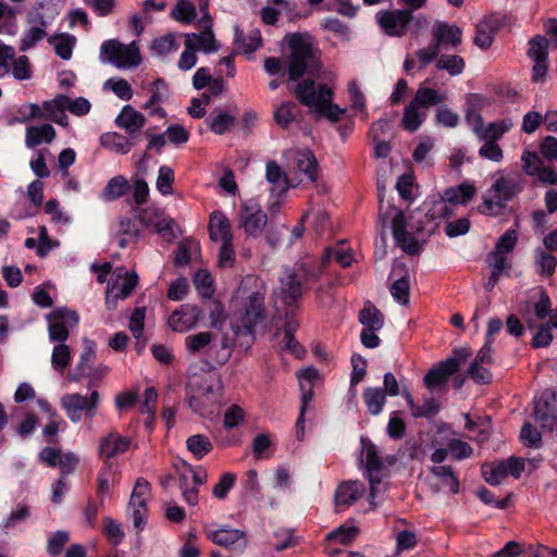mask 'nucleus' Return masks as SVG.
Segmentation results:
<instances>
[{"label": "nucleus", "instance_id": "obj_43", "mask_svg": "<svg viewBox=\"0 0 557 557\" xmlns=\"http://www.w3.org/2000/svg\"><path fill=\"white\" fill-rule=\"evenodd\" d=\"M75 41V37L66 33L48 37V42L54 46L55 54L62 60L72 58Z\"/></svg>", "mask_w": 557, "mask_h": 557}, {"label": "nucleus", "instance_id": "obj_61", "mask_svg": "<svg viewBox=\"0 0 557 557\" xmlns=\"http://www.w3.org/2000/svg\"><path fill=\"white\" fill-rule=\"evenodd\" d=\"M173 183H174V171L166 166L162 165L159 169L158 177H157V189L161 195H171L173 191Z\"/></svg>", "mask_w": 557, "mask_h": 557}, {"label": "nucleus", "instance_id": "obj_3", "mask_svg": "<svg viewBox=\"0 0 557 557\" xmlns=\"http://www.w3.org/2000/svg\"><path fill=\"white\" fill-rule=\"evenodd\" d=\"M375 20L380 28L391 37H403L409 29V25L414 22L413 33H418L423 17H414L411 10H381L375 14Z\"/></svg>", "mask_w": 557, "mask_h": 557}, {"label": "nucleus", "instance_id": "obj_1", "mask_svg": "<svg viewBox=\"0 0 557 557\" xmlns=\"http://www.w3.org/2000/svg\"><path fill=\"white\" fill-rule=\"evenodd\" d=\"M265 290L251 292L243 302V312L232 325L240 347L249 348L255 342L256 327L267 319Z\"/></svg>", "mask_w": 557, "mask_h": 557}, {"label": "nucleus", "instance_id": "obj_57", "mask_svg": "<svg viewBox=\"0 0 557 557\" xmlns=\"http://www.w3.org/2000/svg\"><path fill=\"white\" fill-rule=\"evenodd\" d=\"M431 473L448 485L453 494L459 493V479L455 475L450 466H433Z\"/></svg>", "mask_w": 557, "mask_h": 557}, {"label": "nucleus", "instance_id": "obj_15", "mask_svg": "<svg viewBox=\"0 0 557 557\" xmlns=\"http://www.w3.org/2000/svg\"><path fill=\"white\" fill-rule=\"evenodd\" d=\"M459 370V361L456 358H447L432 367L423 377L424 385L429 389L440 387Z\"/></svg>", "mask_w": 557, "mask_h": 557}, {"label": "nucleus", "instance_id": "obj_12", "mask_svg": "<svg viewBox=\"0 0 557 557\" xmlns=\"http://www.w3.org/2000/svg\"><path fill=\"white\" fill-rule=\"evenodd\" d=\"M366 454V472L370 483L369 500L372 506L374 505V498L376 497L377 486L382 480L377 473L383 469V460L379 455L377 447L369 440L361 438Z\"/></svg>", "mask_w": 557, "mask_h": 557}, {"label": "nucleus", "instance_id": "obj_39", "mask_svg": "<svg viewBox=\"0 0 557 557\" xmlns=\"http://www.w3.org/2000/svg\"><path fill=\"white\" fill-rule=\"evenodd\" d=\"M428 116V112L423 111L411 101L404 110V115L401 119V126L404 129L414 133L420 126L423 124Z\"/></svg>", "mask_w": 557, "mask_h": 557}, {"label": "nucleus", "instance_id": "obj_10", "mask_svg": "<svg viewBox=\"0 0 557 557\" xmlns=\"http://www.w3.org/2000/svg\"><path fill=\"white\" fill-rule=\"evenodd\" d=\"M214 524H205L203 532L212 543L223 546L236 553H242L247 546L246 533L238 529H231L222 525L218 529Z\"/></svg>", "mask_w": 557, "mask_h": 557}, {"label": "nucleus", "instance_id": "obj_31", "mask_svg": "<svg viewBox=\"0 0 557 557\" xmlns=\"http://www.w3.org/2000/svg\"><path fill=\"white\" fill-rule=\"evenodd\" d=\"M445 98V92H442L432 87L420 85L411 102L423 111H426L431 107L441 104Z\"/></svg>", "mask_w": 557, "mask_h": 557}, {"label": "nucleus", "instance_id": "obj_47", "mask_svg": "<svg viewBox=\"0 0 557 557\" xmlns=\"http://www.w3.org/2000/svg\"><path fill=\"white\" fill-rule=\"evenodd\" d=\"M186 446L197 460H201L213 449V444L209 437L203 434L189 436L186 440Z\"/></svg>", "mask_w": 557, "mask_h": 557}, {"label": "nucleus", "instance_id": "obj_20", "mask_svg": "<svg viewBox=\"0 0 557 557\" xmlns=\"http://www.w3.org/2000/svg\"><path fill=\"white\" fill-rule=\"evenodd\" d=\"M462 30L455 24L447 22L436 21L432 27V40L442 48L443 46L450 45L457 47L461 42Z\"/></svg>", "mask_w": 557, "mask_h": 557}, {"label": "nucleus", "instance_id": "obj_19", "mask_svg": "<svg viewBox=\"0 0 557 557\" xmlns=\"http://www.w3.org/2000/svg\"><path fill=\"white\" fill-rule=\"evenodd\" d=\"M334 92L325 84L319 85V103L315 111L325 116L330 122L335 123L346 113V109L333 102Z\"/></svg>", "mask_w": 557, "mask_h": 557}, {"label": "nucleus", "instance_id": "obj_16", "mask_svg": "<svg viewBox=\"0 0 557 557\" xmlns=\"http://www.w3.org/2000/svg\"><path fill=\"white\" fill-rule=\"evenodd\" d=\"M359 534V529L352 523H344L325 536L324 549L330 556H334L341 552L336 545H349Z\"/></svg>", "mask_w": 557, "mask_h": 557}, {"label": "nucleus", "instance_id": "obj_64", "mask_svg": "<svg viewBox=\"0 0 557 557\" xmlns=\"http://www.w3.org/2000/svg\"><path fill=\"white\" fill-rule=\"evenodd\" d=\"M520 440L524 446L530 448H539L542 445V434L529 422L523 424Z\"/></svg>", "mask_w": 557, "mask_h": 557}, {"label": "nucleus", "instance_id": "obj_40", "mask_svg": "<svg viewBox=\"0 0 557 557\" xmlns=\"http://www.w3.org/2000/svg\"><path fill=\"white\" fill-rule=\"evenodd\" d=\"M235 45L243 53H252L262 46L261 32L259 29H252L249 34L245 35L236 27Z\"/></svg>", "mask_w": 557, "mask_h": 557}, {"label": "nucleus", "instance_id": "obj_50", "mask_svg": "<svg viewBox=\"0 0 557 557\" xmlns=\"http://www.w3.org/2000/svg\"><path fill=\"white\" fill-rule=\"evenodd\" d=\"M197 16L196 7L189 0H176L171 17L183 24H190Z\"/></svg>", "mask_w": 557, "mask_h": 557}, {"label": "nucleus", "instance_id": "obj_23", "mask_svg": "<svg viewBox=\"0 0 557 557\" xmlns=\"http://www.w3.org/2000/svg\"><path fill=\"white\" fill-rule=\"evenodd\" d=\"M145 115L136 111L129 104L124 106L115 119V125L124 129L131 136L139 132L145 126Z\"/></svg>", "mask_w": 557, "mask_h": 557}, {"label": "nucleus", "instance_id": "obj_63", "mask_svg": "<svg viewBox=\"0 0 557 557\" xmlns=\"http://www.w3.org/2000/svg\"><path fill=\"white\" fill-rule=\"evenodd\" d=\"M326 265L323 264V261L321 260V262L317 265H307V264H302L299 269H298V275L300 276L301 281H302V284H313V283H317L322 274L324 273V270H325Z\"/></svg>", "mask_w": 557, "mask_h": 557}, {"label": "nucleus", "instance_id": "obj_6", "mask_svg": "<svg viewBox=\"0 0 557 557\" xmlns=\"http://www.w3.org/2000/svg\"><path fill=\"white\" fill-rule=\"evenodd\" d=\"M391 213H394L392 219V233L397 246L410 256L418 255L420 252L419 243L417 238L407 231V221L405 213L401 210L397 209L393 205L388 206L387 211L381 214L383 224H385L386 219Z\"/></svg>", "mask_w": 557, "mask_h": 557}, {"label": "nucleus", "instance_id": "obj_7", "mask_svg": "<svg viewBox=\"0 0 557 557\" xmlns=\"http://www.w3.org/2000/svg\"><path fill=\"white\" fill-rule=\"evenodd\" d=\"M150 483L144 479H137L133 492L131 494V498L127 506V515L133 521V525L138 530H144L147 518H148V508L147 500L150 495Z\"/></svg>", "mask_w": 557, "mask_h": 557}, {"label": "nucleus", "instance_id": "obj_46", "mask_svg": "<svg viewBox=\"0 0 557 557\" xmlns=\"http://www.w3.org/2000/svg\"><path fill=\"white\" fill-rule=\"evenodd\" d=\"M297 113L298 108L296 103L284 101L275 109L273 117L280 127L287 129L295 121Z\"/></svg>", "mask_w": 557, "mask_h": 557}, {"label": "nucleus", "instance_id": "obj_62", "mask_svg": "<svg viewBox=\"0 0 557 557\" xmlns=\"http://www.w3.org/2000/svg\"><path fill=\"white\" fill-rule=\"evenodd\" d=\"M60 100L65 104L66 110L77 116L86 115L91 108L90 102L83 97L71 99L65 95H60Z\"/></svg>", "mask_w": 557, "mask_h": 557}, {"label": "nucleus", "instance_id": "obj_9", "mask_svg": "<svg viewBox=\"0 0 557 557\" xmlns=\"http://www.w3.org/2000/svg\"><path fill=\"white\" fill-rule=\"evenodd\" d=\"M49 338L51 342L65 343L70 336V330L79 322V315L75 310L57 308L47 314Z\"/></svg>", "mask_w": 557, "mask_h": 557}, {"label": "nucleus", "instance_id": "obj_55", "mask_svg": "<svg viewBox=\"0 0 557 557\" xmlns=\"http://www.w3.org/2000/svg\"><path fill=\"white\" fill-rule=\"evenodd\" d=\"M71 361L70 347L64 343H59L53 347L51 356V364L53 369L60 373H63Z\"/></svg>", "mask_w": 557, "mask_h": 557}, {"label": "nucleus", "instance_id": "obj_58", "mask_svg": "<svg viewBox=\"0 0 557 557\" xmlns=\"http://www.w3.org/2000/svg\"><path fill=\"white\" fill-rule=\"evenodd\" d=\"M535 265L541 276L549 277L556 270L557 258L552 253L540 251L536 255Z\"/></svg>", "mask_w": 557, "mask_h": 557}, {"label": "nucleus", "instance_id": "obj_54", "mask_svg": "<svg viewBox=\"0 0 557 557\" xmlns=\"http://www.w3.org/2000/svg\"><path fill=\"white\" fill-rule=\"evenodd\" d=\"M481 471L484 480L491 485H498L507 478L505 467L500 460L493 463H484Z\"/></svg>", "mask_w": 557, "mask_h": 557}, {"label": "nucleus", "instance_id": "obj_34", "mask_svg": "<svg viewBox=\"0 0 557 557\" xmlns=\"http://www.w3.org/2000/svg\"><path fill=\"white\" fill-rule=\"evenodd\" d=\"M295 162L299 173H302L310 182L317 181L319 164L310 149L298 151Z\"/></svg>", "mask_w": 557, "mask_h": 557}, {"label": "nucleus", "instance_id": "obj_17", "mask_svg": "<svg viewBox=\"0 0 557 557\" xmlns=\"http://www.w3.org/2000/svg\"><path fill=\"white\" fill-rule=\"evenodd\" d=\"M27 23L32 26L25 30L21 38L18 48L22 52L34 48L39 41L47 37L46 28L48 27V22L41 13L29 14Z\"/></svg>", "mask_w": 557, "mask_h": 557}, {"label": "nucleus", "instance_id": "obj_37", "mask_svg": "<svg viewBox=\"0 0 557 557\" xmlns=\"http://www.w3.org/2000/svg\"><path fill=\"white\" fill-rule=\"evenodd\" d=\"M128 189V181L122 175H116L108 181L100 197L103 201L111 202L126 195Z\"/></svg>", "mask_w": 557, "mask_h": 557}, {"label": "nucleus", "instance_id": "obj_4", "mask_svg": "<svg viewBox=\"0 0 557 557\" xmlns=\"http://www.w3.org/2000/svg\"><path fill=\"white\" fill-rule=\"evenodd\" d=\"M223 400V384L220 379L206 382L196 395L189 398L190 408L201 417L215 414Z\"/></svg>", "mask_w": 557, "mask_h": 557}, {"label": "nucleus", "instance_id": "obj_36", "mask_svg": "<svg viewBox=\"0 0 557 557\" xmlns=\"http://www.w3.org/2000/svg\"><path fill=\"white\" fill-rule=\"evenodd\" d=\"M206 123L212 133L224 135L235 126L236 117L226 111H218L211 113Z\"/></svg>", "mask_w": 557, "mask_h": 557}, {"label": "nucleus", "instance_id": "obj_2", "mask_svg": "<svg viewBox=\"0 0 557 557\" xmlns=\"http://www.w3.org/2000/svg\"><path fill=\"white\" fill-rule=\"evenodd\" d=\"M284 41L290 49L287 65L289 81H297L306 73L313 75L320 70L321 64L309 35L288 33L285 35Z\"/></svg>", "mask_w": 557, "mask_h": 557}, {"label": "nucleus", "instance_id": "obj_26", "mask_svg": "<svg viewBox=\"0 0 557 557\" xmlns=\"http://www.w3.org/2000/svg\"><path fill=\"white\" fill-rule=\"evenodd\" d=\"M281 298L286 306H293L302 296V281L298 273L292 272L281 281Z\"/></svg>", "mask_w": 557, "mask_h": 557}, {"label": "nucleus", "instance_id": "obj_42", "mask_svg": "<svg viewBox=\"0 0 557 557\" xmlns=\"http://www.w3.org/2000/svg\"><path fill=\"white\" fill-rule=\"evenodd\" d=\"M422 210L424 211L425 218L437 225L438 221L447 219L453 215V209L443 200H433L432 202H424Z\"/></svg>", "mask_w": 557, "mask_h": 557}, {"label": "nucleus", "instance_id": "obj_41", "mask_svg": "<svg viewBox=\"0 0 557 557\" xmlns=\"http://www.w3.org/2000/svg\"><path fill=\"white\" fill-rule=\"evenodd\" d=\"M386 396L380 387H367L363 391V401L368 411L373 416L380 414L386 404Z\"/></svg>", "mask_w": 557, "mask_h": 557}, {"label": "nucleus", "instance_id": "obj_24", "mask_svg": "<svg viewBox=\"0 0 557 557\" xmlns=\"http://www.w3.org/2000/svg\"><path fill=\"white\" fill-rule=\"evenodd\" d=\"M215 335L210 331L198 332L185 337L186 351L193 356L208 355L213 348L212 343Z\"/></svg>", "mask_w": 557, "mask_h": 557}, {"label": "nucleus", "instance_id": "obj_11", "mask_svg": "<svg viewBox=\"0 0 557 557\" xmlns=\"http://www.w3.org/2000/svg\"><path fill=\"white\" fill-rule=\"evenodd\" d=\"M534 416L542 429L552 431L557 426V393L545 389L534 398Z\"/></svg>", "mask_w": 557, "mask_h": 557}, {"label": "nucleus", "instance_id": "obj_29", "mask_svg": "<svg viewBox=\"0 0 557 557\" xmlns=\"http://www.w3.org/2000/svg\"><path fill=\"white\" fill-rule=\"evenodd\" d=\"M139 225L136 218H122L117 224L116 237L120 248H126L131 243H135L139 237Z\"/></svg>", "mask_w": 557, "mask_h": 557}, {"label": "nucleus", "instance_id": "obj_14", "mask_svg": "<svg viewBox=\"0 0 557 557\" xmlns=\"http://www.w3.org/2000/svg\"><path fill=\"white\" fill-rule=\"evenodd\" d=\"M201 315V309L191 304L181 305L170 315L168 323L174 332H187L194 329Z\"/></svg>", "mask_w": 557, "mask_h": 557}, {"label": "nucleus", "instance_id": "obj_60", "mask_svg": "<svg viewBox=\"0 0 557 557\" xmlns=\"http://www.w3.org/2000/svg\"><path fill=\"white\" fill-rule=\"evenodd\" d=\"M17 81H25L32 77V65L26 55H20L10 63V71Z\"/></svg>", "mask_w": 557, "mask_h": 557}, {"label": "nucleus", "instance_id": "obj_48", "mask_svg": "<svg viewBox=\"0 0 557 557\" xmlns=\"http://www.w3.org/2000/svg\"><path fill=\"white\" fill-rule=\"evenodd\" d=\"M114 478H115V472L113 469V465L110 461H106L97 474V495H98V497H102L104 495L110 494L111 486L114 482Z\"/></svg>", "mask_w": 557, "mask_h": 557}, {"label": "nucleus", "instance_id": "obj_51", "mask_svg": "<svg viewBox=\"0 0 557 557\" xmlns=\"http://www.w3.org/2000/svg\"><path fill=\"white\" fill-rule=\"evenodd\" d=\"M465 66V60L457 54H442L436 62L437 70H445L451 76L460 75Z\"/></svg>", "mask_w": 557, "mask_h": 557}, {"label": "nucleus", "instance_id": "obj_52", "mask_svg": "<svg viewBox=\"0 0 557 557\" xmlns=\"http://www.w3.org/2000/svg\"><path fill=\"white\" fill-rule=\"evenodd\" d=\"M323 264L327 265L331 261H336L342 268H348L351 265L354 260L352 255L349 250L344 249L343 247H327L324 250L323 257L321 259Z\"/></svg>", "mask_w": 557, "mask_h": 557}, {"label": "nucleus", "instance_id": "obj_5", "mask_svg": "<svg viewBox=\"0 0 557 557\" xmlns=\"http://www.w3.org/2000/svg\"><path fill=\"white\" fill-rule=\"evenodd\" d=\"M99 403L100 394L97 391H92L89 396L72 393L61 398V407L73 423L79 422L83 414L91 420L97 413Z\"/></svg>", "mask_w": 557, "mask_h": 557}, {"label": "nucleus", "instance_id": "obj_18", "mask_svg": "<svg viewBox=\"0 0 557 557\" xmlns=\"http://www.w3.org/2000/svg\"><path fill=\"white\" fill-rule=\"evenodd\" d=\"M512 126L509 119L492 122L484 127L482 115H475V124H473V132L480 140L497 143L504 134H506Z\"/></svg>", "mask_w": 557, "mask_h": 557}, {"label": "nucleus", "instance_id": "obj_49", "mask_svg": "<svg viewBox=\"0 0 557 557\" xmlns=\"http://www.w3.org/2000/svg\"><path fill=\"white\" fill-rule=\"evenodd\" d=\"M548 39L542 35H535L529 40L527 55L532 61H548Z\"/></svg>", "mask_w": 557, "mask_h": 557}, {"label": "nucleus", "instance_id": "obj_45", "mask_svg": "<svg viewBox=\"0 0 557 557\" xmlns=\"http://www.w3.org/2000/svg\"><path fill=\"white\" fill-rule=\"evenodd\" d=\"M42 108L45 110V119L60 125H65L67 123V116L65 114L66 107L60 100V95L52 100L45 101L42 103Z\"/></svg>", "mask_w": 557, "mask_h": 557}, {"label": "nucleus", "instance_id": "obj_38", "mask_svg": "<svg viewBox=\"0 0 557 557\" xmlns=\"http://www.w3.org/2000/svg\"><path fill=\"white\" fill-rule=\"evenodd\" d=\"M492 189L495 193V197L504 201L506 205L508 201L512 200L521 190L516 180L504 176L497 178L493 183Z\"/></svg>", "mask_w": 557, "mask_h": 557}, {"label": "nucleus", "instance_id": "obj_25", "mask_svg": "<svg viewBox=\"0 0 557 557\" xmlns=\"http://www.w3.org/2000/svg\"><path fill=\"white\" fill-rule=\"evenodd\" d=\"M185 47L196 51H203L205 53H212L219 50L212 29L201 30L200 34H186Z\"/></svg>", "mask_w": 557, "mask_h": 557}, {"label": "nucleus", "instance_id": "obj_56", "mask_svg": "<svg viewBox=\"0 0 557 557\" xmlns=\"http://www.w3.org/2000/svg\"><path fill=\"white\" fill-rule=\"evenodd\" d=\"M101 145L111 148L119 153H127L131 150V143L128 139L117 133H108L101 136Z\"/></svg>", "mask_w": 557, "mask_h": 557}, {"label": "nucleus", "instance_id": "obj_44", "mask_svg": "<svg viewBox=\"0 0 557 557\" xmlns=\"http://www.w3.org/2000/svg\"><path fill=\"white\" fill-rule=\"evenodd\" d=\"M265 170L267 180L273 185L272 190L276 189L278 195L285 193L288 188V181L277 162L274 160L268 161Z\"/></svg>", "mask_w": 557, "mask_h": 557}, {"label": "nucleus", "instance_id": "obj_28", "mask_svg": "<svg viewBox=\"0 0 557 557\" xmlns=\"http://www.w3.org/2000/svg\"><path fill=\"white\" fill-rule=\"evenodd\" d=\"M208 230L213 242L233 239L230 221L221 211H213L210 214Z\"/></svg>", "mask_w": 557, "mask_h": 557}, {"label": "nucleus", "instance_id": "obj_30", "mask_svg": "<svg viewBox=\"0 0 557 557\" xmlns=\"http://www.w3.org/2000/svg\"><path fill=\"white\" fill-rule=\"evenodd\" d=\"M476 188L469 182L445 189L443 200L449 205H467L475 195Z\"/></svg>", "mask_w": 557, "mask_h": 557}, {"label": "nucleus", "instance_id": "obj_8", "mask_svg": "<svg viewBox=\"0 0 557 557\" xmlns=\"http://www.w3.org/2000/svg\"><path fill=\"white\" fill-rule=\"evenodd\" d=\"M101 54L117 67L137 66L140 61V52L136 41L124 45L114 39H109L101 45Z\"/></svg>", "mask_w": 557, "mask_h": 557}, {"label": "nucleus", "instance_id": "obj_21", "mask_svg": "<svg viewBox=\"0 0 557 557\" xmlns=\"http://www.w3.org/2000/svg\"><path fill=\"white\" fill-rule=\"evenodd\" d=\"M366 492L360 481H346L341 483L334 494V504L337 508L349 507L355 504Z\"/></svg>", "mask_w": 557, "mask_h": 557}, {"label": "nucleus", "instance_id": "obj_13", "mask_svg": "<svg viewBox=\"0 0 557 557\" xmlns=\"http://www.w3.org/2000/svg\"><path fill=\"white\" fill-rule=\"evenodd\" d=\"M267 222V213L257 202L250 200L243 203L239 212V225L248 236H259Z\"/></svg>", "mask_w": 557, "mask_h": 557}, {"label": "nucleus", "instance_id": "obj_27", "mask_svg": "<svg viewBox=\"0 0 557 557\" xmlns=\"http://www.w3.org/2000/svg\"><path fill=\"white\" fill-rule=\"evenodd\" d=\"M404 397L408 408L410 409L411 416L416 419H430L435 417L440 411V404L433 397L424 398L422 405L416 404L412 395L408 391L404 393Z\"/></svg>", "mask_w": 557, "mask_h": 557}, {"label": "nucleus", "instance_id": "obj_32", "mask_svg": "<svg viewBox=\"0 0 557 557\" xmlns=\"http://www.w3.org/2000/svg\"><path fill=\"white\" fill-rule=\"evenodd\" d=\"M55 129L51 124L28 126L25 143L28 148H35L42 143L50 144L55 138Z\"/></svg>", "mask_w": 557, "mask_h": 557}, {"label": "nucleus", "instance_id": "obj_33", "mask_svg": "<svg viewBox=\"0 0 557 557\" xmlns=\"http://www.w3.org/2000/svg\"><path fill=\"white\" fill-rule=\"evenodd\" d=\"M358 320L363 326L362 330L380 331L384 326L383 313L369 300L359 311Z\"/></svg>", "mask_w": 557, "mask_h": 557}, {"label": "nucleus", "instance_id": "obj_59", "mask_svg": "<svg viewBox=\"0 0 557 557\" xmlns=\"http://www.w3.org/2000/svg\"><path fill=\"white\" fill-rule=\"evenodd\" d=\"M246 421L245 410L237 404L230 406L223 417V426L225 430H232Z\"/></svg>", "mask_w": 557, "mask_h": 557}, {"label": "nucleus", "instance_id": "obj_22", "mask_svg": "<svg viewBox=\"0 0 557 557\" xmlns=\"http://www.w3.org/2000/svg\"><path fill=\"white\" fill-rule=\"evenodd\" d=\"M131 438L116 432L102 437L99 443V454L106 459L126 453L131 447Z\"/></svg>", "mask_w": 557, "mask_h": 557}, {"label": "nucleus", "instance_id": "obj_53", "mask_svg": "<svg viewBox=\"0 0 557 557\" xmlns=\"http://www.w3.org/2000/svg\"><path fill=\"white\" fill-rule=\"evenodd\" d=\"M178 47L180 45L176 41L175 36L172 33H169L164 36L153 39L150 49L153 54L161 57L171 52H175Z\"/></svg>", "mask_w": 557, "mask_h": 557}, {"label": "nucleus", "instance_id": "obj_35", "mask_svg": "<svg viewBox=\"0 0 557 557\" xmlns=\"http://www.w3.org/2000/svg\"><path fill=\"white\" fill-rule=\"evenodd\" d=\"M294 94L301 104L314 108V110L317 109L319 103V89L317 90L313 79L308 78L298 83Z\"/></svg>", "mask_w": 557, "mask_h": 557}]
</instances>
